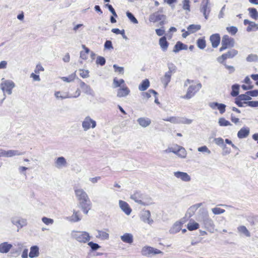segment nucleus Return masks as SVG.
Listing matches in <instances>:
<instances>
[{"mask_svg":"<svg viewBox=\"0 0 258 258\" xmlns=\"http://www.w3.org/2000/svg\"><path fill=\"white\" fill-rule=\"evenodd\" d=\"M196 220L201 223L204 228L209 232L213 233L215 230L213 220L210 217L207 211H203L197 215Z\"/></svg>","mask_w":258,"mask_h":258,"instance_id":"obj_1","label":"nucleus"},{"mask_svg":"<svg viewBox=\"0 0 258 258\" xmlns=\"http://www.w3.org/2000/svg\"><path fill=\"white\" fill-rule=\"evenodd\" d=\"M167 66L168 71L166 72L164 76L160 79L161 82L164 85L165 88L167 87L170 82L172 75L174 74L177 70L176 67L172 62H168Z\"/></svg>","mask_w":258,"mask_h":258,"instance_id":"obj_2","label":"nucleus"},{"mask_svg":"<svg viewBox=\"0 0 258 258\" xmlns=\"http://www.w3.org/2000/svg\"><path fill=\"white\" fill-rule=\"evenodd\" d=\"M71 236L72 238L82 243H86L91 239L89 233L86 231L73 230L71 233Z\"/></svg>","mask_w":258,"mask_h":258,"instance_id":"obj_3","label":"nucleus"},{"mask_svg":"<svg viewBox=\"0 0 258 258\" xmlns=\"http://www.w3.org/2000/svg\"><path fill=\"white\" fill-rule=\"evenodd\" d=\"M0 87L4 94L7 93L11 95L13 88L15 87V83L11 80H6L5 78L2 79Z\"/></svg>","mask_w":258,"mask_h":258,"instance_id":"obj_4","label":"nucleus"},{"mask_svg":"<svg viewBox=\"0 0 258 258\" xmlns=\"http://www.w3.org/2000/svg\"><path fill=\"white\" fill-rule=\"evenodd\" d=\"M131 199L139 204L144 206L149 205L151 203V199L147 200L145 198V196L140 191H136L131 196Z\"/></svg>","mask_w":258,"mask_h":258,"instance_id":"obj_5","label":"nucleus"},{"mask_svg":"<svg viewBox=\"0 0 258 258\" xmlns=\"http://www.w3.org/2000/svg\"><path fill=\"white\" fill-rule=\"evenodd\" d=\"M201 88L202 84L201 83L190 85L187 90L186 94L182 97V98L186 99H189L191 98L201 89Z\"/></svg>","mask_w":258,"mask_h":258,"instance_id":"obj_6","label":"nucleus"},{"mask_svg":"<svg viewBox=\"0 0 258 258\" xmlns=\"http://www.w3.org/2000/svg\"><path fill=\"white\" fill-rule=\"evenodd\" d=\"M221 47L220 51H223L228 48L233 47L234 46V39L227 35L223 36L221 41Z\"/></svg>","mask_w":258,"mask_h":258,"instance_id":"obj_7","label":"nucleus"},{"mask_svg":"<svg viewBox=\"0 0 258 258\" xmlns=\"http://www.w3.org/2000/svg\"><path fill=\"white\" fill-rule=\"evenodd\" d=\"M163 120L166 121H169L171 123L174 124H190L192 120L190 119H188L185 117L171 116L169 117L163 118Z\"/></svg>","mask_w":258,"mask_h":258,"instance_id":"obj_8","label":"nucleus"},{"mask_svg":"<svg viewBox=\"0 0 258 258\" xmlns=\"http://www.w3.org/2000/svg\"><path fill=\"white\" fill-rule=\"evenodd\" d=\"M163 252L158 249L151 246H144L142 248L141 253L143 255L151 257L154 255L162 253Z\"/></svg>","mask_w":258,"mask_h":258,"instance_id":"obj_9","label":"nucleus"},{"mask_svg":"<svg viewBox=\"0 0 258 258\" xmlns=\"http://www.w3.org/2000/svg\"><path fill=\"white\" fill-rule=\"evenodd\" d=\"M200 12L203 13L205 18L208 19L211 12V7L209 0H203L200 8Z\"/></svg>","mask_w":258,"mask_h":258,"instance_id":"obj_10","label":"nucleus"},{"mask_svg":"<svg viewBox=\"0 0 258 258\" xmlns=\"http://www.w3.org/2000/svg\"><path fill=\"white\" fill-rule=\"evenodd\" d=\"M24 154V153L21 152L16 150H6L0 149V158L1 157H12L16 156H20Z\"/></svg>","mask_w":258,"mask_h":258,"instance_id":"obj_11","label":"nucleus"},{"mask_svg":"<svg viewBox=\"0 0 258 258\" xmlns=\"http://www.w3.org/2000/svg\"><path fill=\"white\" fill-rule=\"evenodd\" d=\"M82 128L84 131H87L91 128H94L96 126V122L89 116H86L82 121Z\"/></svg>","mask_w":258,"mask_h":258,"instance_id":"obj_12","label":"nucleus"},{"mask_svg":"<svg viewBox=\"0 0 258 258\" xmlns=\"http://www.w3.org/2000/svg\"><path fill=\"white\" fill-rule=\"evenodd\" d=\"M12 223L15 225L18 229H21L27 225V220L26 219L19 216H15L11 218Z\"/></svg>","mask_w":258,"mask_h":258,"instance_id":"obj_13","label":"nucleus"},{"mask_svg":"<svg viewBox=\"0 0 258 258\" xmlns=\"http://www.w3.org/2000/svg\"><path fill=\"white\" fill-rule=\"evenodd\" d=\"M78 206L82 209L83 212L87 215L91 209L92 204L88 197L85 199V200L79 201Z\"/></svg>","mask_w":258,"mask_h":258,"instance_id":"obj_14","label":"nucleus"},{"mask_svg":"<svg viewBox=\"0 0 258 258\" xmlns=\"http://www.w3.org/2000/svg\"><path fill=\"white\" fill-rule=\"evenodd\" d=\"M166 19V16L164 15L161 14L159 12H156L151 14L149 18V20L151 22L155 23L160 21V25L164 24V21Z\"/></svg>","mask_w":258,"mask_h":258,"instance_id":"obj_15","label":"nucleus"},{"mask_svg":"<svg viewBox=\"0 0 258 258\" xmlns=\"http://www.w3.org/2000/svg\"><path fill=\"white\" fill-rule=\"evenodd\" d=\"M185 220L184 218L181 219L180 221L175 222L169 230L170 234H174L179 232L181 230L182 225L184 223Z\"/></svg>","mask_w":258,"mask_h":258,"instance_id":"obj_16","label":"nucleus"},{"mask_svg":"<svg viewBox=\"0 0 258 258\" xmlns=\"http://www.w3.org/2000/svg\"><path fill=\"white\" fill-rule=\"evenodd\" d=\"M174 176L184 182H189L191 177L186 172L182 171H176L173 173Z\"/></svg>","mask_w":258,"mask_h":258,"instance_id":"obj_17","label":"nucleus"},{"mask_svg":"<svg viewBox=\"0 0 258 258\" xmlns=\"http://www.w3.org/2000/svg\"><path fill=\"white\" fill-rule=\"evenodd\" d=\"M74 191L78 201L85 200V199L89 197L87 192L83 188H75Z\"/></svg>","mask_w":258,"mask_h":258,"instance_id":"obj_18","label":"nucleus"},{"mask_svg":"<svg viewBox=\"0 0 258 258\" xmlns=\"http://www.w3.org/2000/svg\"><path fill=\"white\" fill-rule=\"evenodd\" d=\"M67 162L64 157L61 156L54 160V166L57 169H61L67 166Z\"/></svg>","mask_w":258,"mask_h":258,"instance_id":"obj_19","label":"nucleus"},{"mask_svg":"<svg viewBox=\"0 0 258 258\" xmlns=\"http://www.w3.org/2000/svg\"><path fill=\"white\" fill-rule=\"evenodd\" d=\"M80 85L81 89L83 90V92L87 95H91L93 97L95 96V93L94 91L91 88V87L86 84L85 82L80 80Z\"/></svg>","mask_w":258,"mask_h":258,"instance_id":"obj_20","label":"nucleus"},{"mask_svg":"<svg viewBox=\"0 0 258 258\" xmlns=\"http://www.w3.org/2000/svg\"><path fill=\"white\" fill-rule=\"evenodd\" d=\"M209 105L213 109L217 108L221 114H223L225 112L226 106L224 104L214 102L210 103Z\"/></svg>","mask_w":258,"mask_h":258,"instance_id":"obj_21","label":"nucleus"},{"mask_svg":"<svg viewBox=\"0 0 258 258\" xmlns=\"http://www.w3.org/2000/svg\"><path fill=\"white\" fill-rule=\"evenodd\" d=\"M220 36L218 33L212 34L210 37V40L213 48H217L220 42Z\"/></svg>","mask_w":258,"mask_h":258,"instance_id":"obj_22","label":"nucleus"},{"mask_svg":"<svg viewBox=\"0 0 258 258\" xmlns=\"http://www.w3.org/2000/svg\"><path fill=\"white\" fill-rule=\"evenodd\" d=\"M97 234L96 237L101 240H108L109 238V235L108 233V229H106L105 230H97Z\"/></svg>","mask_w":258,"mask_h":258,"instance_id":"obj_23","label":"nucleus"},{"mask_svg":"<svg viewBox=\"0 0 258 258\" xmlns=\"http://www.w3.org/2000/svg\"><path fill=\"white\" fill-rule=\"evenodd\" d=\"M250 133V129L248 127H242L237 133V137L239 139H244L247 137Z\"/></svg>","mask_w":258,"mask_h":258,"instance_id":"obj_24","label":"nucleus"},{"mask_svg":"<svg viewBox=\"0 0 258 258\" xmlns=\"http://www.w3.org/2000/svg\"><path fill=\"white\" fill-rule=\"evenodd\" d=\"M119 206L120 208L125 213V214L129 215L131 214L132 209L130 207L129 205L126 202L119 200Z\"/></svg>","mask_w":258,"mask_h":258,"instance_id":"obj_25","label":"nucleus"},{"mask_svg":"<svg viewBox=\"0 0 258 258\" xmlns=\"http://www.w3.org/2000/svg\"><path fill=\"white\" fill-rule=\"evenodd\" d=\"M121 241L124 243L132 244L134 241V236L132 234L125 233L120 236Z\"/></svg>","mask_w":258,"mask_h":258,"instance_id":"obj_26","label":"nucleus"},{"mask_svg":"<svg viewBox=\"0 0 258 258\" xmlns=\"http://www.w3.org/2000/svg\"><path fill=\"white\" fill-rule=\"evenodd\" d=\"M137 122L140 126L143 127H146L150 125L151 120L149 118L142 117L137 119Z\"/></svg>","mask_w":258,"mask_h":258,"instance_id":"obj_27","label":"nucleus"},{"mask_svg":"<svg viewBox=\"0 0 258 258\" xmlns=\"http://www.w3.org/2000/svg\"><path fill=\"white\" fill-rule=\"evenodd\" d=\"M12 245L7 242L0 244V252L2 253H8L12 247Z\"/></svg>","mask_w":258,"mask_h":258,"instance_id":"obj_28","label":"nucleus"},{"mask_svg":"<svg viewBox=\"0 0 258 258\" xmlns=\"http://www.w3.org/2000/svg\"><path fill=\"white\" fill-rule=\"evenodd\" d=\"M130 93V89L126 86L119 88L117 90V96L118 97H123L128 95Z\"/></svg>","mask_w":258,"mask_h":258,"instance_id":"obj_29","label":"nucleus"},{"mask_svg":"<svg viewBox=\"0 0 258 258\" xmlns=\"http://www.w3.org/2000/svg\"><path fill=\"white\" fill-rule=\"evenodd\" d=\"M67 220L72 222H77L81 220L80 217L79 212L74 210L73 214L71 216L67 217L66 218Z\"/></svg>","mask_w":258,"mask_h":258,"instance_id":"obj_30","label":"nucleus"},{"mask_svg":"<svg viewBox=\"0 0 258 258\" xmlns=\"http://www.w3.org/2000/svg\"><path fill=\"white\" fill-rule=\"evenodd\" d=\"M39 255V248L37 245H34L30 247L29 256L30 258L38 257Z\"/></svg>","mask_w":258,"mask_h":258,"instance_id":"obj_31","label":"nucleus"},{"mask_svg":"<svg viewBox=\"0 0 258 258\" xmlns=\"http://www.w3.org/2000/svg\"><path fill=\"white\" fill-rule=\"evenodd\" d=\"M200 227V224L199 223L196 222L193 219H190L187 225V228L189 231H194L197 230Z\"/></svg>","mask_w":258,"mask_h":258,"instance_id":"obj_32","label":"nucleus"},{"mask_svg":"<svg viewBox=\"0 0 258 258\" xmlns=\"http://www.w3.org/2000/svg\"><path fill=\"white\" fill-rule=\"evenodd\" d=\"M200 206L201 204H197L190 207L186 213L185 216L189 218L192 216L194 215L195 212L200 207Z\"/></svg>","mask_w":258,"mask_h":258,"instance_id":"obj_33","label":"nucleus"},{"mask_svg":"<svg viewBox=\"0 0 258 258\" xmlns=\"http://www.w3.org/2000/svg\"><path fill=\"white\" fill-rule=\"evenodd\" d=\"M187 49V46L180 41H178L174 45L173 51L177 53L181 50H186Z\"/></svg>","mask_w":258,"mask_h":258,"instance_id":"obj_34","label":"nucleus"},{"mask_svg":"<svg viewBox=\"0 0 258 258\" xmlns=\"http://www.w3.org/2000/svg\"><path fill=\"white\" fill-rule=\"evenodd\" d=\"M159 43L161 48L163 51L167 50L169 43L167 42L165 36H163L160 38Z\"/></svg>","mask_w":258,"mask_h":258,"instance_id":"obj_35","label":"nucleus"},{"mask_svg":"<svg viewBox=\"0 0 258 258\" xmlns=\"http://www.w3.org/2000/svg\"><path fill=\"white\" fill-rule=\"evenodd\" d=\"M151 216V214L149 211H145L142 216V220L145 223H147L149 224H152L153 222V221L152 219H150V217Z\"/></svg>","mask_w":258,"mask_h":258,"instance_id":"obj_36","label":"nucleus"},{"mask_svg":"<svg viewBox=\"0 0 258 258\" xmlns=\"http://www.w3.org/2000/svg\"><path fill=\"white\" fill-rule=\"evenodd\" d=\"M201 28V26L199 24H191L187 27V29L189 31L190 34L194 33L200 30Z\"/></svg>","mask_w":258,"mask_h":258,"instance_id":"obj_37","label":"nucleus"},{"mask_svg":"<svg viewBox=\"0 0 258 258\" xmlns=\"http://www.w3.org/2000/svg\"><path fill=\"white\" fill-rule=\"evenodd\" d=\"M238 232L240 233L243 234L246 237L250 236V233L247 230L245 226H240L237 227Z\"/></svg>","mask_w":258,"mask_h":258,"instance_id":"obj_38","label":"nucleus"},{"mask_svg":"<svg viewBox=\"0 0 258 258\" xmlns=\"http://www.w3.org/2000/svg\"><path fill=\"white\" fill-rule=\"evenodd\" d=\"M81 95V91L78 89L74 95H70L69 93H65L63 96H60L61 98H77Z\"/></svg>","mask_w":258,"mask_h":258,"instance_id":"obj_39","label":"nucleus"},{"mask_svg":"<svg viewBox=\"0 0 258 258\" xmlns=\"http://www.w3.org/2000/svg\"><path fill=\"white\" fill-rule=\"evenodd\" d=\"M82 47L84 49V51H81L80 52V57L82 59L86 60L88 58V54L90 52V49L84 45H82Z\"/></svg>","mask_w":258,"mask_h":258,"instance_id":"obj_40","label":"nucleus"},{"mask_svg":"<svg viewBox=\"0 0 258 258\" xmlns=\"http://www.w3.org/2000/svg\"><path fill=\"white\" fill-rule=\"evenodd\" d=\"M223 54L226 56V59L232 58L238 54V51L234 49H231Z\"/></svg>","mask_w":258,"mask_h":258,"instance_id":"obj_41","label":"nucleus"},{"mask_svg":"<svg viewBox=\"0 0 258 258\" xmlns=\"http://www.w3.org/2000/svg\"><path fill=\"white\" fill-rule=\"evenodd\" d=\"M150 86V82L148 79L144 80L139 86V89L140 91H145Z\"/></svg>","mask_w":258,"mask_h":258,"instance_id":"obj_42","label":"nucleus"},{"mask_svg":"<svg viewBox=\"0 0 258 258\" xmlns=\"http://www.w3.org/2000/svg\"><path fill=\"white\" fill-rule=\"evenodd\" d=\"M250 17L254 20L258 19V12L256 9L253 8H249L248 9Z\"/></svg>","mask_w":258,"mask_h":258,"instance_id":"obj_43","label":"nucleus"},{"mask_svg":"<svg viewBox=\"0 0 258 258\" xmlns=\"http://www.w3.org/2000/svg\"><path fill=\"white\" fill-rule=\"evenodd\" d=\"M76 77V73L75 72V73L71 74L70 75H69L68 77H61V79L64 82L70 83L75 80Z\"/></svg>","mask_w":258,"mask_h":258,"instance_id":"obj_44","label":"nucleus"},{"mask_svg":"<svg viewBox=\"0 0 258 258\" xmlns=\"http://www.w3.org/2000/svg\"><path fill=\"white\" fill-rule=\"evenodd\" d=\"M239 85L238 84H234L232 86V91L231 95L233 97L237 96L239 94Z\"/></svg>","mask_w":258,"mask_h":258,"instance_id":"obj_45","label":"nucleus"},{"mask_svg":"<svg viewBox=\"0 0 258 258\" xmlns=\"http://www.w3.org/2000/svg\"><path fill=\"white\" fill-rule=\"evenodd\" d=\"M257 30H258V24L252 21L246 28L247 32L255 31Z\"/></svg>","mask_w":258,"mask_h":258,"instance_id":"obj_46","label":"nucleus"},{"mask_svg":"<svg viewBox=\"0 0 258 258\" xmlns=\"http://www.w3.org/2000/svg\"><path fill=\"white\" fill-rule=\"evenodd\" d=\"M218 123L221 126H227L229 125H232V124L230 121L226 120L223 117L220 118L218 120Z\"/></svg>","mask_w":258,"mask_h":258,"instance_id":"obj_47","label":"nucleus"},{"mask_svg":"<svg viewBox=\"0 0 258 258\" xmlns=\"http://www.w3.org/2000/svg\"><path fill=\"white\" fill-rule=\"evenodd\" d=\"M198 47L201 49H204L206 46V40L204 38H200L197 41Z\"/></svg>","mask_w":258,"mask_h":258,"instance_id":"obj_48","label":"nucleus"},{"mask_svg":"<svg viewBox=\"0 0 258 258\" xmlns=\"http://www.w3.org/2000/svg\"><path fill=\"white\" fill-rule=\"evenodd\" d=\"M176 155L181 158H185L186 156V151L183 147L180 146Z\"/></svg>","mask_w":258,"mask_h":258,"instance_id":"obj_49","label":"nucleus"},{"mask_svg":"<svg viewBox=\"0 0 258 258\" xmlns=\"http://www.w3.org/2000/svg\"><path fill=\"white\" fill-rule=\"evenodd\" d=\"M124 83V81L123 79L118 80L116 78H114L113 81V87L114 88L120 87L122 84Z\"/></svg>","mask_w":258,"mask_h":258,"instance_id":"obj_50","label":"nucleus"},{"mask_svg":"<svg viewBox=\"0 0 258 258\" xmlns=\"http://www.w3.org/2000/svg\"><path fill=\"white\" fill-rule=\"evenodd\" d=\"M126 16L129 19V20L134 24H138V21L137 19L135 18L134 15L131 12L127 11L126 13Z\"/></svg>","mask_w":258,"mask_h":258,"instance_id":"obj_51","label":"nucleus"},{"mask_svg":"<svg viewBox=\"0 0 258 258\" xmlns=\"http://www.w3.org/2000/svg\"><path fill=\"white\" fill-rule=\"evenodd\" d=\"M152 94L156 96L157 94V93L155 90L150 89L148 90V92L143 93L142 94L143 97L146 98H149L151 97Z\"/></svg>","mask_w":258,"mask_h":258,"instance_id":"obj_52","label":"nucleus"},{"mask_svg":"<svg viewBox=\"0 0 258 258\" xmlns=\"http://www.w3.org/2000/svg\"><path fill=\"white\" fill-rule=\"evenodd\" d=\"M211 211L214 215H220L224 213L225 212V210L218 207L213 208L211 209Z\"/></svg>","mask_w":258,"mask_h":258,"instance_id":"obj_53","label":"nucleus"},{"mask_svg":"<svg viewBox=\"0 0 258 258\" xmlns=\"http://www.w3.org/2000/svg\"><path fill=\"white\" fill-rule=\"evenodd\" d=\"M88 242V245L91 247L93 251L96 250L100 248V246L97 243H94L92 241H89Z\"/></svg>","mask_w":258,"mask_h":258,"instance_id":"obj_54","label":"nucleus"},{"mask_svg":"<svg viewBox=\"0 0 258 258\" xmlns=\"http://www.w3.org/2000/svg\"><path fill=\"white\" fill-rule=\"evenodd\" d=\"M182 8L188 12H190V5L189 0H183L182 2Z\"/></svg>","mask_w":258,"mask_h":258,"instance_id":"obj_55","label":"nucleus"},{"mask_svg":"<svg viewBox=\"0 0 258 258\" xmlns=\"http://www.w3.org/2000/svg\"><path fill=\"white\" fill-rule=\"evenodd\" d=\"M106 60L104 57L99 56L97 57L96 63L97 64H100L101 66L105 64Z\"/></svg>","mask_w":258,"mask_h":258,"instance_id":"obj_56","label":"nucleus"},{"mask_svg":"<svg viewBox=\"0 0 258 258\" xmlns=\"http://www.w3.org/2000/svg\"><path fill=\"white\" fill-rule=\"evenodd\" d=\"M257 56L256 54H250L246 57V60L248 62L256 61L257 60Z\"/></svg>","mask_w":258,"mask_h":258,"instance_id":"obj_57","label":"nucleus"},{"mask_svg":"<svg viewBox=\"0 0 258 258\" xmlns=\"http://www.w3.org/2000/svg\"><path fill=\"white\" fill-rule=\"evenodd\" d=\"M226 30L229 33H230L232 35H235L238 31L237 28L235 26L227 27L226 28Z\"/></svg>","mask_w":258,"mask_h":258,"instance_id":"obj_58","label":"nucleus"},{"mask_svg":"<svg viewBox=\"0 0 258 258\" xmlns=\"http://www.w3.org/2000/svg\"><path fill=\"white\" fill-rule=\"evenodd\" d=\"M42 221L46 225H52L54 222V221L52 219L46 217H42Z\"/></svg>","mask_w":258,"mask_h":258,"instance_id":"obj_59","label":"nucleus"},{"mask_svg":"<svg viewBox=\"0 0 258 258\" xmlns=\"http://www.w3.org/2000/svg\"><path fill=\"white\" fill-rule=\"evenodd\" d=\"M79 71L80 72V75L82 78H87L89 77V72L88 70L80 69Z\"/></svg>","mask_w":258,"mask_h":258,"instance_id":"obj_60","label":"nucleus"},{"mask_svg":"<svg viewBox=\"0 0 258 258\" xmlns=\"http://www.w3.org/2000/svg\"><path fill=\"white\" fill-rule=\"evenodd\" d=\"M198 151L200 152H206L208 154H211L210 150L206 146H203L198 148Z\"/></svg>","mask_w":258,"mask_h":258,"instance_id":"obj_61","label":"nucleus"},{"mask_svg":"<svg viewBox=\"0 0 258 258\" xmlns=\"http://www.w3.org/2000/svg\"><path fill=\"white\" fill-rule=\"evenodd\" d=\"M215 143L218 146L222 147L224 144V140L221 138H217L214 139Z\"/></svg>","mask_w":258,"mask_h":258,"instance_id":"obj_62","label":"nucleus"},{"mask_svg":"<svg viewBox=\"0 0 258 258\" xmlns=\"http://www.w3.org/2000/svg\"><path fill=\"white\" fill-rule=\"evenodd\" d=\"M113 68L114 69V71L115 72H118L120 74H123L124 72V68L122 67H118L116 64H113Z\"/></svg>","mask_w":258,"mask_h":258,"instance_id":"obj_63","label":"nucleus"},{"mask_svg":"<svg viewBox=\"0 0 258 258\" xmlns=\"http://www.w3.org/2000/svg\"><path fill=\"white\" fill-rule=\"evenodd\" d=\"M244 103L251 107H258V101H251L244 102Z\"/></svg>","mask_w":258,"mask_h":258,"instance_id":"obj_64","label":"nucleus"}]
</instances>
